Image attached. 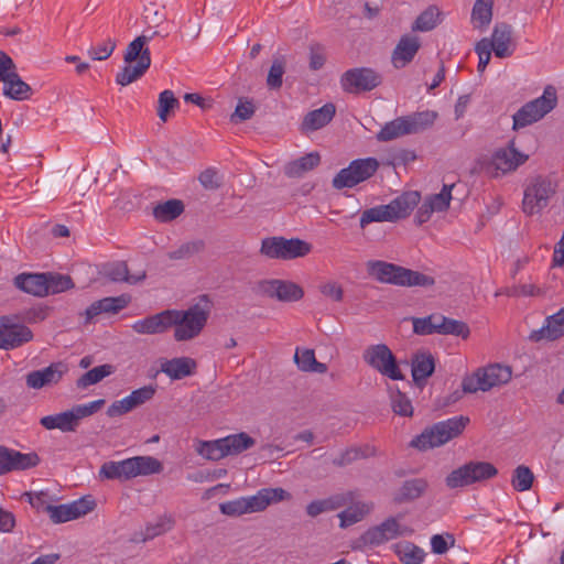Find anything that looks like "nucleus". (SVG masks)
I'll list each match as a JSON object with an SVG mask.
<instances>
[{
	"label": "nucleus",
	"mask_w": 564,
	"mask_h": 564,
	"mask_svg": "<svg viewBox=\"0 0 564 564\" xmlns=\"http://www.w3.org/2000/svg\"><path fill=\"white\" fill-rule=\"evenodd\" d=\"M256 112V106L252 99L240 98L234 113L230 116V121L234 123L249 120Z\"/></svg>",
	"instance_id": "59"
},
{
	"label": "nucleus",
	"mask_w": 564,
	"mask_h": 564,
	"mask_svg": "<svg viewBox=\"0 0 564 564\" xmlns=\"http://www.w3.org/2000/svg\"><path fill=\"white\" fill-rule=\"evenodd\" d=\"M13 285L20 291L37 297H44L47 295L45 272L20 273L13 279Z\"/></svg>",
	"instance_id": "25"
},
{
	"label": "nucleus",
	"mask_w": 564,
	"mask_h": 564,
	"mask_svg": "<svg viewBox=\"0 0 564 564\" xmlns=\"http://www.w3.org/2000/svg\"><path fill=\"white\" fill-rule=\"evenodd\" d=\"M197 453L209 460H219L227 456L223 438L200 442Z\"/></svg>",
	"instance_id": "51"
},
{
	"label": "nucleus",
	"mask_w": 564,
	"mask_h": 564,
	"mask_svg": "<svg viewBox=\"0 0 564 564\" xmlns=\"http://www.w3.org/2000/svg\"><path fill=\"white\" fill-rule=\"evenodd\" d=\"M421 48L419 36L404 34L392 51L391 63L394 68L401 69L409 65Z\"/></svg>",
	"instance_id": "21"
},
{
	"label": "nucleus",
	"mask_w": 564,
	"mask_h": 564,
	"mask_svg": "<svg viewBox=\"0 0 564 564\" xmlns=\"http://www.w3.org/2000/svg\"><path fill=\"white\" fill-rule=\"evenodd\" d=\"M564 336V307L545 318L541 328L532 330L529 339L533 343L541 340H557Z\"/></svg>",
	"instance_id": "23"
},
{
	"label": "nucleus",
	"mask_w": 564,
	"mask_h": 564,
	"mask_svg": "<svg viewBox=\"0 0 564 564\" xmlns=\"http://www.w3.org/2000/svg\"><path fill=\"white\" fill-rule=\"evenodd\" d=\"M382 83V76L372 68L360 67L346 70L341 78V88L349 94L370 91Z\"/></svg>",
	"instance_id": "15"
},
{
	"label": "nucleus",
	"mask_w": 564,
	"mask_h": 564,
	"mask_svg": "<svg viewBox=\"0 0 564 564\" xmlns=\"http://www.w3.org/2000/svg\"><path fill=\"white\" fill-rule=\"evenodd\" d=\"M208 315L209 312L199 304H195L187 310H172L174 339L176 341H187L197 337L205 327Z\"/></svg>",
	"instance_id": "6"
},
{
	"label": "nucleus",
	"mask_w": 564,
	"mask_h": 564,
	"mask_svg": "<svg viewBox=\"0 0 564 564\" xmlns=\"http://www.w3.org/2000/svg\"><path fill=\"white\" fill-rule=\"evenodd\" d=\"M312 250L311 243L299 238L272 237L262 240L261 253L271 259H295L305 257Z\"/></svg>",
	"instance_id": "11"
},
{
	"label": "nucleus",
	"mask_w": 564,
	"mask_h": 564,
	"mask_svg": "<svg viewBox=\"0 0 564 564\" xmlns=\"http://www.w3.org/2000/svg\"><path fill=\"white\" fill-rule=\"evenodd\" d=\"M437 327V334L441 335H455L466 339L470 334L469 327L466 323L448 318L442 314H440Z\"/></svg>",
	"instance_id": "47"
},
{
	"label": "nucleus",
	"mask_w": 564,
	"mask_h": 564,
	"mask_svg": "<svg viewBox=\"0 0 564 564\" xmlns=\"http://www.w3.org/2000/svg\"><path fill=\"white\" fill-rule=\"evenodd\" d=\"M394 551L403 564H421L425 557L424 551L409 541L395 544Z\"/></svg>",
	"instance_id": "42"
},
{
	"label": "nucleus",
	"mask_w": 564,
	"mask_h": 564,
	"mask_svg": "<svg viewBox=\"0 0 564 564\" xmlns=\"http://www.w3.org/2000/svg\"><path fill=\"white\" fill-rule=\"evenodd\" d=\"M223 440L227 456L238 455L251 448L256 444L254 438H252L245 432L228 435L226 437H223Z\"/></svg>",
	"instance_id": "44"
},
{
	"label": "nucleus",
	"mask_w": 564,
	"mask_h": 564,
	"mask_svg": "<svg viewBox=\"0 0 564 564\" xmlns=\"http://www.w3.org/2000/svg\"><path fill=\"white\" fill-rule=\"evenodd\" d=\"M403 534L404 530L401 529L398 520L390 517L379 525L368 529L360 535L358 543L362 546H378Z\"/></svg>",
	"instance_id": "17"
},
{
	"label": "nucleus",
	"mask_w": 564,
	"mask_h": 564,
	"mask_svg": "<svg viewBox=\"0 0 564 564\" xmlns=\"http://www.w3.org/2000/svg\"><path fill=\"white\" fill-rule=\"evenodd\" d=\"M117 43L112 39H107L106 41L97 44L96 46H91L88 50V55L94 61H105L111 56Z\"/></svg>",
	"instance_id": "63"
},
{
	"label": "nucleus",
	"mask_w": 564,
	"mask_h": 564,
	"mask_svg": "<svg viewBox=\"0 0 564 564\" xmlns=\"http://www.w3.org/2000/svg\"><path fill=\"white\" fill-rule=\"evenodd\" d=\"M66 371L67 366L65 364L53 362L43 369L29 372L25 376V382L31 389H42L46 386L58 383Z\"/></svg>",
	"instance_id": "20"
},
{
	"label": "nucleus",
	"mask_w": 564,
	"mask_h": 564,
	"mask_svg": "<svg viewBox=\"0 0 564 564\" xmlns=\"http://www.w3.org/2000/svg\"><path fill=\"white\" fill-rule=\"evenodd\" d=\"M498 469L489 462L470 460L452 470L445 478L449 489L468 487L497 476Z\"/></svg>",
	"instance_id": "7"
},
{
	"label": "nucleus",
	"mask_w": 564,
	"mask_h": 564,
	"mask_svg": "<svg viewBox=\"0 0 564 564\" xmlns=\"http://www.w3.org/2000/svg\"><path fill=\"white\" fill-rule=\"evenodd\" d=\"M180 106V101L175 98L172 90H163L159 96L158 116L165 122L169 113Z\"/></svg>",
	"instance_id": "57"
},
{
	"label": "nucleus",
	"mask_w": 564,
	"mask_h": 564,
	"mask_svg": "<svg viewBox=\"0 0 564 564\" xmlns=\"http://www.w3.org/2000/svg\"><path fill=\"white\" fill-rule=\"evenodd\" d=\"M105 403H106V401L104 399H99V400L91 401L87 404H78V405L73 406L69 410V412H70V415L73 417V421H74L76 427H78L80 421L84 417L90 416V415L95 414L96 412H98L105 405Z\"/></svg>",
	"instance_id": "54"
},
{
	"label": "nucleus",
	"mask_w": 564,
	"mask_h": 564,
	"mask_svg": "<svg viewBox=\"0 0 564 564\" xmlns=\"http://www.w3.org/2000/svg\"><path fill=\"white\" fill-rule=\"evenodd\" d=\"M440 321V314H431L426 317H414L412 318L413 332L417 335H432L437 334V324Z\"/></svg>",
	"instance_id": "55"
},
{
	"label": "nucleus",
	"mask_w": 564,
	"mask_h": 564,
	"mask_svg": "<svg viewBox=\"0 0 564 564\" xmlns=\"http://www.w3.org/2000/svg\"><path fill=\"white\" fill-rule=\"evenodd\" d=\"M20 319L19 315L0 317V349H15L33 339L32 330L21 324Z\"/></svg>",
	"instance_id": "13"
},
{
	"label": "nucleus",
	"mask_w": 564,
	"mask_h": 564,
	"mask_svg": "<svg viewBox=\"0 0 564 564\" xmlns=\"http://www.w3.org/2000/svg\"><path fill=\"white\" fill-rule=\"evenodd\" d=\"M169 35V32H165L164 34L161 31L154 30V31H145L141 35L137 36L129 45L127 46V50L123 55L124 63H133L137 61L138 56L140 55H147L151 56L150 50L148 47V43L152 41L155 36H162L166 37Z\"/></svg>",
	"instance_id": "27"
},
{
	"label": "nucleus",
	"mask_w": 564,
	"mask_h": 564,
	"mask_svg": "<svg viewBox=\"0 0 564 564\" xmlns=\"http://www.w3.org/2000/svg\"><path fill=\"white\" fill-rule=\"evenodd\" d=\"M45 511L54 523H64L75 519L70 503L59 506L48 505L45 507Z\"/></svg>",
	"instance_id": "62"
},
{
	"label": "nucleus",
	"mask_w": 564,
	"mask_h": 564,
	"mask_svg": "<svg viewBox=\"0 0 564 564\" xmlns=\"http://www.w3.org/2000/svg\"><path fill=\"white\" fill-rule=\"evenodd\" d=\"M3 95L13 100L29 99L31 87L21 79L19 74H11L8 82L3 83Z\"/></svg>",
	"instance_id": "43"
},
{
	"label": "nucleus",
	"mask_w": 564,
	"mask_h": 564,
	"mask_svg": "<svg viewBox=\"0 0 564 564\" xmlns=\"http://www.w3.org/2000/svg\"><path fill=\"white\" fill-rule=\"evenodd\" d=\"M336 113L335 105L328 102L323 107L310 111L303 119V131H315L328 124Z\"/></svg>",
	"instance_id": "29"
},
{
	"label": "nucleus",
	"mask_w": 564,
	"mask_h": 564,
	"mask_svg": "<svg viewBox=\"0 0 564 564\" xmlns=\"http://www.w3.org/2000/svg\"><path fill=\"white\" fill-rule=\"evenodd\" d=\"M197 367L196 361L191 357H176L173 359H162L160 371L169 376L172 380H181L192 376Z\"/></svg>",
	"instance_id": "26"
},
{
	"label": "nucleus",
	"mask_w": 564,
	"mask_h": 564,
	"mask_svg": "<svg viewBox=\"0 0 564 564\" xmlns=\"http://www.w3.org/2000/svg\"><path fill=\"white\" fill-rule=\"evenodd\" d=\"M556 102V89L551 85L546 86L541 97L527 102L513 115V130L522 129L541 120L555 108Z\"/></svg>",
	"instance_id": "8"
},
{
	"label": "nucleus",
	"mask_w": 564,
	"mask_h": 564,
	"mask_svg": "<svg viewBox=\"0 0 564 564\" xmlns=\"http://www.w3.org/2000/svg\"><path fill=\"white\" fill-rule=\"evenodd\" d=\"M101 479L126 481L132 479L130 458L120 462H106L101 465L99 470Z\"/></svg>",
	"instance_id": "34"
},
{
	"label": "nucleus",
	"mask_w": 564,
	"mask_h": 564,
	"mask_svg": "<svg viewBox=\"0 0 564 564\" xmlns=\"http://www.w3.org/2000/svg\"><path fill=\"white\" fill-rule=\"evenodd\" d=\"M435 369V361L430 352H419L412 359V378L417 386H423Z\"/></svg>",
	"instance_id": "32"
},
{
	"label": "nucleus",
	"mask_w": 564,
	"mask_h": 564,
	"mask_svg": "<svg viewBox=\"0 0 564 564\" xmlns=\"http://www.w3.org/2000/svg\"><path fill=\"white\" fill-rule=\"evenodd\" d=\"M505 294L511 297L544 296L545 291L541 288L535 286L534 284H521L507 286Z\"/></svg>",
	"instance_id": "64"
},
{
	"label": "nucleus",
	"mask_w": 564,
	"mask_h": 564,
	"mask_svg": "<svg viewBox=\"0 0 564 564\" xmlns=\"http://www.w3.org/2000/svg\"><path fill=\"white\" fill-rule=\"evenodd\" d=\"M135 62L134 66L131 63H127L128 65L116 75V83L118 85L127 86L141 78L151 66V56H148V54L145 56L140 55Z\"/></svg>",
	"instance_id": "30"
},
{
	"label": "nucleus",
	"mask_w": 564,
	"mask_h": 564,
	"mask_svg": "<svg viewBox=\"0 0 564 564\" xmlns=\"http://www.w3.org/2000/svg\"><path fill=\"white\" fill-rule=\"evenodd\" d=\"M36 453L23 454L21 452L0 445V475L12 470H25L39 464Z\"/></svg>",
	"instance_id": "18"
},
{
	"label": "nucleus",
	"mask_w": 564,
	"mask_h": 564,
	"mask_svg": "<svg viewBox=\"0 0 564 564\" xmlns=\"http://www.w3.org/2000/svg\"><path fill=\"white\" fill-rule=\"evenodd\" d=\"M366 271L371 279L383 284L408 288H429L435 284V279L431 275L383 260L367 261Z\"/></svg>",
	"instance_id": "1"
},
{
	"label": "nucleus",
	"mask_w": 564,
	"mask_h": 564,
	"mask_svg": "<svg viewBox=\"0 0 564 564\" xmlns=\"http://www.w3.org/2000/svg\"><path fill=\"white\" fill-rule=\"evenodd\" d=\"M511 377V367L501 364H490L466 376L462 381V389L465 393L487 392L508 383Z\"/></svg>",
	"instance_id": "5"
},
{
	"label": "nucleus",
	"mask_w": 564,
	"mask_h": 564,
	"mask_svg": "<svg viewBox=\"0 0 564 564\" xmlns=\"http://www.w3.org/2000/svg\"><path fill=\"white\" fill-rule=\"evenodd\" d=\"M454 184L444 185L442 191L438 194H434L430 196L426 202L436 210L444 212L449 207V203L452 199V189Z\"/></svg>",
	"instance_id": "61"
},
{
	"label": "nucleus",
	"mask_w": 564,
	"mask_h": 564,
	"mask_svg": "<svg viewBox=\"0 0 564 564\" xmlns=\"http://www.w3.org/2000/svg\"><path fill=\"white\" fill-rule=\"evenodd\" d=\"M364 361L382 376L391 380H403L397 359L390 348L384 344L371 345L362 354Z\"/></svg>",
	"instance_id": "12"
},
{
	"label": "nucleus",
	"mask_w": 564,
	"mask_h": 564,
	"mask_svg": "<svg viewBox=\"0 0 564 564\" xmlns=\"http://www.w3.org/2000/svg\"><path fill=\"white\" fill-rule=\"evenodd\" d=\"M172 310H165L158 314L150 315L132 324V329L140 335L163 334L173 327Z\"/></svg>",
	"instance_id": "22"
},
{
	"label": "nucleus",
	"mask_w": 564,
	"mask_h": 564,
	"mask_svg": "<svg viewBox=\"0 0 564 564\" xmlns=\"http://www.w3.org/2000/svg\"><path fill=\"white\" fill-rule=\"evenodd\" d=\"M469 423L467 416H454L425 427L422 433L415 436L410 446L419 451H427L440 447L453 438L458 437Z\"/></svg>",
	"instance_id": "3"
},
{
	"label": "nucleus",
	"mask_w": 564,
	"mask_h": 564,
	"mask_svg": "<svg viewBox=\"0 0 564 564\" xmlns=\"http://www.w3.org/2000/svg\"><path fill=\"white\" fill-rule=\"evenodd\" d=\"M253 290L258 295L281 302H296L304 296V291L299 284L278 279L259 281Z\"/></svg>",
	"instance_id": "14"
},
{
	"label": "nucleus",
	"mask_w": 564,
	"mask_h": 564,
	"mask_svg": "<svg viewBox=\"0 0 564 564\" xmlns=\"http://www.w3.org/2000/svg\"><path fill=\"white\" fill-rule=\"evenodd\" d=\"M204 249L205 241L202 239L186 241L180 245L176 249L169 251L167 258L170 260H186L203 252Z\"/></svg>",
	"instance_id": "50"
},
{
	"label": "nucleus",
	"mask_w": 564,
	"mask_h": 564,
	"mask_svg": "<svg viewBox=\"0 0 564 564\" xmlns=\"http://www.w3.org/2000/svg\"><path fill=\"white\" fill-rule=\"evenodd\" d=\"M420 199L421 196L419 192H405L387 205L368 208L361 213L360 227L365 229L371 223H393L405 218L420 203Z\"/></svg>",
	"instance_id": "2"
},
{
	"label": "nucleus",
	"mask_w": 564,
	"mask_h": 564,
	"mask_svg": "<svg viewBox=\"0 0 564 564\" xmlns=\"http://www.w3.org/2000/svg\"><path fill=\"white\" fill-rule=\"evenodd\" d=\"M113 372V366L105 364L95 367L78 378L76 386L79 389H86L89 386L100 382L104 378L110 376Z\"/></svg>",
	"instance_id": "49"
},
{
	"label": "nucleus",
	"mask_w": 564,
	"mask_h": 564,
	"mask_svg": "<svg viewBox=\"0 0 564 564\" xmlns=\"http://www.w3.org/2000/svg\"><path fill=\"white\" fill-rule=\"evenodd\" d=\"M438 115L433 110H424L404 116L409 134H417L430 129Z\"/></svg>",
	"instance_id": "35"
},
{
	"label": "nucleus",
	"mask_w": 564,
	"mask_h": 564,
	"mask_svg": "<svg viewBox=\"0 0 564 564\" xmlns=\"http://www.w3.org/2000/svg\"><path fill=\"white\" fill-rule=\"evenodd\" d=\"M529 156L519 152L514 148V141H510L508 147L496 150L488 164L494 177L508 174L516 171L520 165L524 164Z\"/></svg>",
	"instance_id": "16"
},
{
	"label": "nucleus",
	"mask_w": 564,
	"mask_h": 564,
	"mask_svg": "<svg viewBox=\"0 0 564 564\" xmlns=\"http://www.w3.org/2000/svg\"><path fill=\"white\" fill-rule=\"evenodd\" d=\"M290 492L283 488H263L256 495L242 497L220 505V511L230 517H238L245 513L260 512L272 503L289 500Z\"/></svg>",
	"instance_id": "4"
},
{
	"label": "nucleus",
	"mask_w": 564,
	"mask_h": 564,
	"mask_svg": "<svg viewBox=\"0 0 564 564\" xmlns=\"http://www.w3.org/2000/svg\"><path fill=\"white\" fill-rule=\"evenodd\" d=\"M533 479L534 476L530 468L520 465L514 469L511 482L517 491H525L532 487Z\"/></svg>",
	"instance_id": "56"
},
{
	"label": "nucleus",
	"mask_w": 564,
	"mask_h": 564,
	"mask_svg": "<svg viewBox=\"0 0 564 564\" xmlns=\"http://www.w3.org/2000/svg\"><path fill=\"white\" fill-rule=\"evenodd\" d=\"M441 23V11L435 6L427 7L413 22V32H429Z\"/></svg>",
	"instance_id": "41"
},
{
	"label": "nucleus",
	"mask_w": 564,
	"mask_h": 564,
	"mask_svg": "<svg viewBox=\"0 0 564 564\" xmlns=\"http://www.w3.org/2000/svg\"><path fill=\"white\" fill-rule=\"evenodd\" d=\"M492 7L494 0H476L471 11V20L476 28L482 29L490 24Z\"/></svg>",
	"instance_id": "48"
},
{
	"label": "nucleus",
	"mask_w": 564,
	"mask_h": 564,
	"mask_svg": "<svg viewBox=\"0 0 564 564\" xmlns=\"http://www.w3.org/2000/svg\"><path fill=\"white\" fill-rule=\"evenodd\" d=\"M174 527V520L171 517L163 516L155 520V522H150L145 525L144 531L140 533H135L133 541L134 542H147L153 540L154 538L162 535L169 531H171Z\"/></svg>",
	"instance_id": "36"
},
{
	"label": "nucleus",
	"mask_w": 564,
	"mask_h": 564,
	"mask_svg": "<svg viewBox=\"0 0 564 564\" xmlns=\"http://www.w3.org/2000/svg\"><path fill=\"white\" fill-rule=\"evenodd\" d=\"M40 424L46 430L58 429L62 432H75L77 429L69 410L55 415L43 416Z\"/></svg>",
	"instance_id": "46"
},
{
	"label": "nucleus",
	"mask_w": 564,
	"mask_h": 564,
	"mask_svg": "<svg viewBox=\"0 0 564 564\" xmlns=\"http://www.w3.org/2000/svg\"><path fill=\"white\" fill-rule=\"evenodd\" d=\"M512 26L508 23H497L492 30L491 39H487L488 46L499 58L510 57L517 47L512 36Z\"/></svg>",
	"instance_id": "19"
},
{
	"label": "nucleus",
	"mask_w": 564,
	"mask_h": 564,
	"mask_svg": "<svg viewBox=\"0 0 564 564\" xmlns=\"http://www.w3.org/2000/svg\"><path fill=\"white\" fill-rule=\"evenodd\" d=\"M321 163V155L317 152H311L299 158L284 166V174L289 177L299 178L305 173L314 170Z\"/></svg>",
	"instance_id": "33"
},
{
	"label": "nucleus",
	"mask_w": 564,
	"mask_h": 564,
	"mask_svg": "<svg viewBox=\"0 0 564 564\" xmlns=\"http://www.w3.org/2000/svg\"><path fill=\"white\" fill-rule=\"evenodd\" d=\"M372 509L373 505L371 502L358 501L352 503L338 514L340 528H347L361 521Z\"/></svg>",
	"instance_id": "38"
},
{
	"label": "nucleus",
	"mask_w": 564,
	"mask_h": 564,
	"mask_svg": "<svg viewBox=\"0 0 564 564\" xmlns=\"http://www.w3.org/2000/svg\"><path fill=\"white\" fill-rule=\"evenodd\" d=\"M430 485L425 478H411L402 482L394 496L397 503L412 502L425 495Z\"/></svg>",
	"instance_id": "28"
},
{
	"label": "nucleus",
	"mask_w": 564,
	"mask_h": 564,
	"mask_svg": "<svg viewBox=\"0 0 564 564\" xmlns=\"http://www.w3.org/2000/svg\"><path fill=\"white\" fill-rule=\"evenodd\" d=\"M130 303V296L122 294L115 297H104L99 301L94 302L86 308L82 314L85 316V324H89L96 316L101 313L117 314L121 310L126 308Z\"/></svg>",
	"instance_id": "24"
},
{
	"label": "nucleus",
	"mask_w": 564,
	"mask_h": 564,
	"mask_svg": "<svg viewBox=\"0 0 564 564\" xmlns=\"http://www.w3.org/2000/svg\"><path fill=\"white\" fill-rule=\"evenodd\" d=\"M156 384H148L144 387H141L139 389L133 390L129 395V400L133 406V409H137L147 402L151 401L155 393H156Z\"/></svg>",
	"instance_id": "60"
},
{
	"label": "nucleus",
	"mask_w": 564,
	"mask_h": 564,
	"mask_svg": "<svg viewBox=\"0 0 564 564\" xmlns=\"http://www.w3.org/2000/svg\"><path fill=\"white\" fill-rule=\"evenodd\" d=\"M408 134L409 130L405 118L402 116L387 122L377 133V140L380 142H388Z\"/></svg>",
	"instance_id": "45"
},
{
	"label": "nucleus",
	"mask_w": 564,
	"mask_h": 564,
	"mask_svg": "<svg viewBox=\"0 0 564 564\" xmlns=\"http://www.w3.org/2000/svg\"><path fill=\"white\" fill-rule=\"evenodd\" d=\"M132 478L160 474L162 463L153 456H134L130 458Z\"/></svg>",
	"instance_id": "37"
},
{
	"label": "nucleus",
	"mask_w": 564,
	"mask_h": 564,
	"mask_svg": "<svg viewBox=\"0 0 564 564\" xmlns=\"http://www.w3.org/2000/svg\"><path fill=\"white\" fill-rule=\"evenodd\" d=\"M379 166L376 158L356 159L334 176L332 186L335 189L352 188L372 177Z\"/></svg>",
	"instance_id": "9"
},
{
	"label": "nucleus",
	"mask_w": 564,
	"mask_h": 564,
	"mask_svg": "<svg viewBox=\"0 0 564 564\" xmlns=\"http://www.w3.org/2000/svg\"><path fill=\"white\" fill-rule=\"evenodd\" d=\"M294 361L299 369L305 372L325 373L327 371V366L316 360L313 349L296 348Z\"/></svg>",
	"instance_id": "39"
},
{
	"label": "nucleus",
	"mask_w": 564,
	"mask_h": 564,
	"mask_svg": "<svg viewBox=\"0 0 564 564\" xmlns=\"http://www.w3.org/2000/svg\"><path fill=\"white\" fill-rule=\"evenodd\" d=\"M184 212V204L180 199H169L153 208V217L160 223H170Z\"/></svg>",
	"instance_id": "40"
},
{
	"label": "nucleus",
	"mask_w": 564,
	"mask_h": 564,
	"mask_svg": "<svg viewBox=\"0 0 564 564\" xmlns=\"http://www.w3.org/2000/svg\"><path fill=\"white\" fill-rule=\"evenodd\" d=\"M390 401L393 412L401 416H412L413 406L411 400L399 389L390 390Z\"/></svg>",
	"instance_id": "53"
},
{
	"label": "nucleus",
	"mask_w": 564,
	"mask_h": 564,
	"mask_svg": "<svg viewBox=\"0 0 564 564\" xmlns=\"http://www.w3.org/2000/svg\"><path fill=\"white\" fill-rule=\"evenodd\" d=\"M285 73V62L283 57H278L272 62L267 77V85L270 89H279L282 86V78Z\"/></svg>",
	"instance_id": "58"
},
{
	"label": "nucleus",
	"mask_w": 564,
	"mask_h": 564,
	"mask_svg": "<svg viewBox=\"0 0 564 564\" xmlns=\"http://www.w3.org/2000/svg\"><path fill=\"white\" fill-rule=\"evenodd\" d=\"M104 274L113 282H126L129 284L140 283L147 278L145 271H141L138 274H130L124 261H116L107 264L104 268Z\"/></svg>",
	"instance_id": "31"
},
{
	"label": "nucleus",
	"mask_w": 564,
	"mask_h": 564,
	"mask_svg": "<svg viewBox=\"0 0 564 564\" xmlns=\"http://www.w3.org/2000/svg\"><path fill=\"white\" fill-rule=\"evenodd\" d=\"M555 192L556 185L551 178L545 176L531 178L524 189L522 202L523 213L529 216L539 214L549 205V200Z\"/></svg>",
	"instance_id": "10"
},
{
	"label": "nucleus",
	"mask_w": 564,
	"mask_h": 564,
	"mask_svg": "<svg viewBox=\"0 0 564 564\" xmlns=\"http://www.w3.org/2000/svg\"><path fill=\"white\" fill-rule=\"evenodd\" d=\"M46 275V285H47V295L50 293L57 294L61 292H65L74 288V282L69 275L54 273V272H45Z\"/></svg>",
	"instance_id": "52"
}]
</instances>
